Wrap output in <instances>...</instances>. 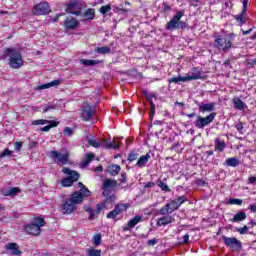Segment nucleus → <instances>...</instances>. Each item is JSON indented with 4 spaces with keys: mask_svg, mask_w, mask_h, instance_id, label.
Instances as JSON below:
<instances>
[{
    "mask_svg": "<svg viewBox=\"0 0 256 256\" xmlns=\"http://www.w3.org/2000/svg\"><path fill=\"white\" fill-rule=\"evenodd\" d=\"M162 7L164 12L171 11V6L167 2H163Z\"/></svg>",
    "mask_w": 256,
    "mask_h": 256,
    "instance_id": "nucleus-54",
    "label": "nucleus"
},
{
    "mask_svg": "<svg viewBox=\"0 0 256 256\" xmlns=\"http://www.w3.org/2000/svg\"><path fill=\"white\" fill-rule=\"evenodd\" d=\"M236 231L238 233H240V235H245V233H247V231H249V227H247V225H244L241 228H237Z\"/></svg>",
    "mask_w": 256,
    "mask_h": 256,
    "instance_id": "nucleus-46",
    "label": "nucleus"
},
{
    "mask_svg": "<svg viewBox=\"0 0 256 256\" xmlns=\"http://www.w3.org/2000/svg\"><path fill=\"white\" fill-rule=\"evenodd\" d=\"M248 3H249V0H243V2H242V11H243V13H247V5H248Z\"/></svg>",
    "mask_w": 256,
    "mask_h": 256,
    "instance_id": "nucleus-55",
    "label": "nucleus"
},
{
    "mask_svg": "<svg viewBox=\"0 0 256 256\" xmlns=\"http://www.w3.org/2000/svg\"><path fill=\"white\" fill-rule=\"evenodd\" d=\"M80 117L82 121H91L93 118V107L88 104L83 105Z\"/></svg>",
    "mask_w": 256,
    "mask_h": 256,
    "instance_id": "nucleus-19",
    "label": "nucleus"
},
{
    "mask_svg": "<svg viewBox=\"0 0 256 256\" xmlns=\"http://www.w3.org/2000/svg\"><path fill=\"white\" fill-rule=\"evenodd\" d=\"M33 15H48L51 13V8L49 7V3L41 2L38 5L34 6L32 10Z\"/></svg>",
    "mask_w": 256,
    "mask_h": 256,
    "instance_id": "nucleus-14",
    "label": "nucleus"
},
{
    "mask_svg": "<svg viewBox=\"0 0 256 256\" xmlns=\"http://www.w3.org/2000/svg\"><path fill=\"white\" fill-rule=\"evenodd\" d=\"M129 203H121V204H116L114 209L110 211L106 217L107 219H117L118 215H121L124 211H127L129 209Z\"/></svg>",
    "mask_w": 256,
    "mask_h": 256,
    "instance_id": "nucleus-11",
    "label": "nucleus"
},
{
    "mask_svg": "<svg viewBox=\"0 0 256 256\" xmlns=\"http://www.w3.org/2000/svg\"><path fill=\"white\" fill-rule=\"evenodd\" d=\"M229 205H243V200L242 199H239V198H231L229 199L228 201Z\"/></svg>",
    "mask_w": 256,
    "mask_h": 256,
    "instance_id": "nucleus-41",
    "label": "nucleus"
},
{
    "mask_svg": "<svg viewBox=\"0 0 256 256\" xmlns=\"http://www.w3.org/2000/svg\"><path fill=\"white\" fill-rule=\"evenodd\" d=\"M225 163L227 167H238L240 162L239 159H237V157H230L226 159Z\"/></svg>",
    "mask_w": 256,
    "mask_h": 256,
    "instance_id": "nucleus-35",
    "label": "nucleus"
},
{
    "mask_svg": "<svg viewBox=\"0 0 256 256\" xmlns=\"http://www.w3.org/2000/svg\"><path fill=\"white\" fill-rule=\"evenodd\" d=\"M149 159H151V154L146 153L145 155H142L138 158V161L136 162V167L139 169H143L144 167H147V163H149Z\"/></svg>",
    "mask_w": 256,
    "mask_h": 256,
    "instance_id": "nucleus-21",
    "label": "nucleus"
},
{
    "mask_svg": "<svg viewBox=\"0 0 256 256\" xmlns=\"http://www.w3.org/2000/svg\"><path fill=\"white\" fill-rule=\"evenodd\" d=\"M121 143H117L115 141L107 143V138H103L102 142H97V147H101L102 149H114V151H117L121 148Z\"/></svg>",
    "mask_w": 256,
    "mask_h": 256,
    "instance_id": "nucleus-17",
    "label": "nucleus"
},
{
    "mask_svg": "<svg viewBox=\"0 0 256 256\" xmlns=\"http://www.w3.org/2000/svg\"><path fill=\"white\" fill-rule=\"evenodd\" d=\"M189 199L187 196H179L176 199L170 200L169 203L160 208L156 214L157 215H171V213H175L178 209L183 205V203H187Z\"/></svg>",
    "mask_w": 256,
    "mask_h": 256,
    "instance_id": "nucleus-4",
    "label": "nucleus"
},
{
    "mask_svg": "<svg viewBox=\"0 0 256 256\" xmlns=\"http://www.w3.org/2000/svg\"><path fill=\"white\" fill-rule=\"evenodd\" d=\"M232 103L234 105V109H237L238 111H243V109H245V102L238 97L233 98Z\"/></svg>",
    "mask_w": 256,
    "mask_h": 256,
    "instance_id": "nucleus-31",
    "label": "nucleus"
},
{
    "mask_svg": "<svg viewBox=\"0 0 256 256\" xmlns=\"http://www.w3.org/2000/svg\"><path fill=\"white\" fill-rule=\"evenodd\" d=\"M88 255L89 256H97V250L89 249L88 250Z\"/></svg>",
    "mask_w": 256,
    "mask_h": 256,
    "instance_id": "nucleus-60",
    "label": "nucleus"
},
{
    "mask_svg": "<svg viewBox=\"0 0 256 256\" xmlns=\"http://www.w3.org/2000/svg\"><path fill=\"white\" fill-rule=\"evenodd\" d=\"M85 9V2H72L67 5L66 11L67 13H71L72 15H83L82 11Z\"/></svg>",
    "mask_w": 256,
    "mask_h": 256,
    "instance_id": "nucleus-13",
    "label": "nucleus"
},
{
    "mask_svg": "<svg viewBox=\"0 0 256 256\" xmlns=\"http://www.w3.org/2000/svg\"><path fill=\"white\" fill-rule=\"evenodd\" d=\"M151 187H155L154 182H148L144 185L145 189H151Z\"/></svg>",
    "mask_w": 256,
    "mask_h": 256,
    "instance_id": "nucleus-58",
    "label": "nucleus"
},
{
    "mask_svg": "<svg viewBox=\"0 0 256 256\" xmlns=\"http://www.w3.org/2000/svg\"><path fill=\"white\" fill-rule=\"evenodd\" d=\"M64 25L68 30L77 29V27H79V21L75 18H67Z\"/></svg>",
    "mask_w": 256,
    "mask_h": 256,
    "instance_id": "nucleus-26",
    "label": "nucleus"
},
{
    "mask_svg": "<svg viewBox=\"0 0 256 256\" xmlns=\"http://www.w3.org/2000/svg\"><path fill=\"white\" fill-rule=\"evenodd\" d=\"M199 76H178V77H172L168 79V83H175L179 85V82L182 81L185 83V81H193V79H197Z\"/></svg>",
    "mask_w": 256,
    "mask_h": 256,
    "instance_id": "nucleus-20",
    "label": "nucleus"
},
{
    "mask_svg": "<svg viewBox=\"0 0 256 256\" xmlns=\"http://www.w3.org/2000/svg\"><path fill=\"white\" fill-rule=\"evenodd\" d=\"M248 209L251 211V213H256V205L255 204H250Z\"/></svg>",
    "mask_w": 256,
    "mask_h": 256,
    "instance_id": "nucleus-59",
    "label": "nucleus"
},
{
    "mask_svg": "<svg viewBox=\"0 0 256 256\" xmlns=\"http://www.w3.org/2000/svg\"><path fill=\"white\" fill-rule=\"evenodd\" d=\"M55 105L53 104H49V105H44L43 106V113H47V111H51L53 109H55Z\"/></svg>",
    "mask_w": 256,
    "mask_h": 256,
    "instance_id": "nucleus-48",
    "label": "nucleus"
},
{
    "mask_svg": "<svg viewBox=\"0 0 256 256\" xmlns=\"http://www.w3.org/2000/svg\"><path fill=\"white\" fill-rule=\"evenodd\" d=\"M14 147L15 151H21V148L23 147V142H15Z\"/></svg>",
    "mask_w": 256,
    "mask_h": 256,
    "instance_id": "nucleus-53",
    "label": "nucleus"
},
{
    "mask_svg": "<svg viewBox=\"0 0 256 256\" xmlns=\"http://www.w3.org/2000/svg\"><path fill=\"white\" fill-rule=\"evenodd\" d=\"M97 53H100L101 55H106V53H111V48L108 46L97 48Z\"/></svg>",
    "mask_w": 256,
    "mask_h": 256,
    "instance_id": "nucleus-40",
    "label": "nucleus"
},
{
    "mask_svg": "<svg viewBox=\"0 0 256 256\" xmlns=\"http://www.w3.org/2000/svg\"><path fill=\"white\" fill-rule=\"evenodd\" d=\"M11 155H13V152L11 150H9V148L4 149L2 152H0V158H4V157H11Z\"/></svg>",
    "mask_w": 256,
    "mask_h": 256,
    "instance_id": "nucleus-43",
    "label": "nucleus"
},
{
    "mask_svg": "<svg viewBox=\"0 0 256 256\" xmlns=\"http://www.w3.org/2000/svg\"><path fill=\"white\" fill-rule=\"evenodd\" d=\"M50 158L58 165H67V163H69V153L67 152L61 153L53 150L50 152Z\"/></svg>",
    "mask_w": 256,
    "mask_h": 256,
    "instance_id": "nucleus-9",
    "label": "nucleus"
},
{
    "mask_svg": "<svg viewBox=\"0 0 256 256\" xmlns=\"http://www.w3.org/2000/svg\"><path fill=\"white\" fill-rule=\"evenodd\" d=\"M61 85V80H54L50 83H46V84H42L40 86L37 87V89L39 91H43V89H50V87H57Z\"/></svg>",
    "mask_w": 256,
    "mask_h": 256,
    "instance_id": "nucleus-30",
    "label": "nucleus"
},
{
    "mask_svg": "<svg viewBox=\"0 0 256 256\" xmlns=\"http://www.w3.org/2000/svg\"><path fill=\"white\" fill-rule=\"evenodd\" d=\"M235 127L238 132L243 133V129H244L243 122H238Z\"/></svg>",
    "mask_w": 256,
    "mask_h": 256,
    "instance_id": "nucleus-52",
    "label": "nucleus"
},
{
    "mask_svg": "<svg viewBox=\"0 0 256 256\" xmlns=\"http://www.w3.org/2000/svg\"><path fill=\"white\" fill-rule=\"evenodd\" d=\"M4 59H8V65L11 69H21L23 65V56L16 48H6L4 50Z\"/></svg>",
    "mask_w": 256,
    "mask_h": 256,
    "instance_id": "nucleus-3",
    "label": "nucleus"
},
{
    "mask_svg": "<svg viewBox=\"0 0 256 256\" xmlns=\"http://www.w3.org/2000/svg\"><path fill=\"white\" fill-rule=\"evenodd\" d=\"M185 15L183 10L178 11L170 21L167 22L165 29L166 31H178L179 21Z\"/></svg>",
    "mask_w": 256,
    "mask_h": 256,
    "instance_id": "nucleus-10",
    "label": "nucleus"
},
{
    "mask_svg": "<svg viewBox=\"0 0 256 256\" xmlns=\"http://www.w3.org/2000/svg\"><path fill=\"white\" fill-rule=\"evenodd\" d=\"M86 211L89 213V219H93V217H95V214L91 208H87Z\"/></svg>",
    "mask_w": 256,
    "mask_h": 256,
    "instance_id": "nucleus-57",
    "label": "nucleus"
},
{
    "mask_svg": "<svg viewBox=\"0 0 256 256\" xmlns=\"http://www.w3.org/2000/svg\"><path fill=\"white\" fill-rule=\"evenodd\" d=\"M1 193L4 197H15L17 194L21 193V190L19 187H12L9 190H2Z\"/></svg>",
    "mask_w": 256,
    "mask_h": 256,
    "instance_id": "nucleus-25",
    "label": "nucleus"
},
{
    "mask_svg": "<svg viewBox=\"0 0 256 256\" xmlns=\"http://www.w3.org/2000/svg\"><path fill=\"white\" fill-rule=\"evenodd\" d=\"M71 195L73 196V199H76V202L81 204L83 203V199H85V197H91V192L88 188H82L79 191H75Z\"/></svg>",
    "mask_w": 256,
    "mask_h": 256,
    "instance_id": "nucleus-15",
    "label": "nucleus"
},
{
    "mask_svg": "<svg viewBox=\"0 0 256 256\" xmlns=\"http://www.w3.org/2000/svg\"><path fill=\"white\" fill-rule=\"evenodd\" d=\"M183 243H184V244L189 243V234H185V235H184Z\"/></svg>",
    "mask_w": 256,
    "mask_h": 256,
    "instance_id": "nucleus-64",
    "label": "nucleus"
},
{
    "mask_svg": "<svg viewBox=\"0 0 256 256\" xmlns=\"http://www.w3.org/2000/svg\"><path fill=\"white\" fill-rule=\"evenodd\" d=\"M76 199L73 198L71 195L70 198L66 199L65 202L61 205V211L63 215H71L77 209V205H80L78 202L75 201Z\"/></svg>",
    "mask_w": 256,
    "mask_h": 256,
    "instance_id": "nucleus-8",
    "label": "nucleus"
},
{
    "mask_svg": "<svg viewBox=\"0 0 256 256\" xmlns=\"http://www.w3.org/2000/svg\"><path fill=\"white\" fill-rule=\"evenodd\" d=\"M120 171L121 166L117 164H112L107 167V172L109 173V175H112L113 177H115V175H119Z\"/></svg>",
    "mask_w": 256,
    "mask_h": 256,
    "instance_id": "nucleus-28",
    "label": "nucleus"
},
{
    "mask_svg": "<svg viewBox=\"0 0 256 256\" xmlns=\"http://www.w3.org/2000/svg\"><path fill=\"white\" fill-rule=\"evenodd\" d=\"M192 75H187V77H198V78H194L192 79V81H197V79H203V70L199 67H193L192 68Z\"/></svg>",
    "mask_w": 256,
    "mask_h": 256,
    "instance_id": "nucleus-32",
    "label": "nucleus"
},
{
    "mask_svg": "<svg viewBox=\"0 0 256 256\" xmlns=\"http://www.w3.org/2000/svg\"><path fill=\"white\" fill-rule=\"evenodd\" d=\"M53 127H59V121L50 120L47 126L40 128V131H43L44 133H48V131H51Z\"/></svg>",
    "mask_w": 256,
    "mask_h": 256,
    "instance_id": "nucleus-33",
    "label": "nucleus"
},
{
    "mask_svg": "<svg viewBox=\"0 0 256 256\" xmlns=\"http://www.w3.org/2000/svg\"><path fill=\"white\" fill-rule=\"evenodd\" d=\"M147 245L149 247H154V245H157V239L154 238V239L148 240Z\"/></svg>",
    "mask_w": 256,
    "mask_h": 256,
    "instance_id": "nucleus-56",
    "label": "nucleus"
},
{
    "mask_svg": "<svg viewBox=\"0 0 256 256\" xmlns=\"http://www.w3.org/2000/svg\"><path fill=\"white\" fill-rule=\"evenodd\" d=\"M255 182H256V177H255V176H250V177L248 178V183L253 184V183H255Z\"/></svg>",
    "mask_w": 256,
    "mask_h": 256,
    "instance_id": "nucleus-63",
    "label": "nucleus"
},
{
    "mask_svg": "<svg viewBox=\"0 0 256 256\" xmlns=\"http://www.w3.org/2000/svg\"><path fill=\"white\" fill-rule=\"evenodd\" d=\"M95 17V10L89 9L83 13L84 19H93Z\"/></svg>",
    "mask_w": 256,
    "mask_h": 256,
    "instance_id": "nucleus-39",
    "label": "nucleus"
},
{
    "mask_svg": "<svg viewBox=\"0 0 256 256\" xmlns=\"http://www.w3.org/2000/svg\"><path fill=\"white\" fill-rule=\"evenodd\" d=\"M62 173H64V175H68V177L61 180L62 187H72L75 182L79 181V172L75 170L64 167L62 169Z\"/></svg>",
    "mask_w": 256,
    "mask_h": 256,
    "instance_id": "nucleus-5",
    "label": "nucleus"
},
{
    "mask_svg": "<svg viewBox=\"0 0 256 256\" xmlns=\"http://www.w3.org/2000/svg\"><path fill=\"white\" fill-rule=\"evenodd\" d=\"M189 24L185 21L178 20V31L179 29H187Z\"/></svg>",
    "mask_w": 256,
    "mask_h": 256,
    "instance_id": "nucleus-45",
    "label": "nucleus"
},
{
    "mask_svg": "<svg viewBox=\"0 0 256 256\" xmlns=\"http://www.w3.org/2000/svg\"><path fill=\"white\" fill-rule=\"evenodd\" d=\"M256 65V58L254 60L246 59V67L251 68L255 67Z\"/></svg>",
    "mask_w": 256,
    "mask_h": 256,
    "instance_id": "nucleus-50",
    "label": "nucleus"
},
{
    "mask_svg": "<svg viewBox=\"0 0 256 256\" xmlns=\"http://www.w3.org/2000/svg\"><path fill=\"white\" fill-rule=\"evenodd\" d=\"M64 135H66V137H71V135H73V129H71L70 127H66L64 129Z\"/></svg>",
    "mask_w": 256,
    "mask_h": 256,
    "instance_id": "nucleus-51",
    "label": "nucleus"
},
{
    "mask_svg": "<svg viewBox=\"0 0 256 256\" xmlns=\"http://www.w3.org/2000/svg\"><path fill=\"white\" fill-rule=\"evenodd\" d=\"M214 145H215V151H219V153H223L225 151V147H227V144L225 143V141L219 138L215 139Z\"/></svg>",
    "mask_w": 256,
    "mask_h": 256,
    "instance_id": "nucleus-27",
    "label": "nucleus"
},
{
    "mask_svg": "<svg viewBox=\"0 0 256 256\" xmlns=\"http://www.w3.org/2000/svg\"><path fill=\"white\" fill-rule=\"evenodd\" d=\"M137 159H139V152H137V150H131L128 154L127 161L133 163V161H137Z\"/></svg>",
    "mask_w": 256,
    "mask_h": 256,
    "instance_id": "nucleus-36",
    "label": "nucleus"
},
{
    "mask_svg": "<svg viewBox=\"0 0 256 256\" xmlns=\"http://www.w3.org/2000/svg\"><path fill=\"white\" fill-rule=\"evenodd\" d=\"M144 95L150 104L149 119L151 123H153V117H155V103H153V99H155L156 96L154 93L147 92V90L144 91Z\"/></svg>",
    "mask_w": 256,
    "mask_h": 256,
    "instance_id": "nucleus-16",
    "label": "nucleus"
},
{
    "mask_svg": "<svg viewBox=\"0 0 256 256\" xmlns=\"http://www.w3.org/2000/svg\"><path fill=\"white\" fill-rule=\"evenodd\" d=\"M117 180H113L111 178H106L102 184V195L105 199L97 204V215L101 213V211H109L113 207L115 200L117 197L113 193L117 187Z\"/></svg>",
    "mask_w": 256,
    "mask_h": 256,
    "instance_id": "nucleus-1",
    "label": "nucleus"
},
{
    "mask_svg": "<svg viewBox=\"0 0 256 256\" xmlns=\"http://www.w3.org/2000/svg\"><path fill=\"white\" fill-rule=\"evenodd\" d=\"M222 240L228 249L239 251L243 247L241 241L235 237L222 236Z\"/></svg>",
    "mask_w": 256,
    "mask_h": 256,
    "instance_id": "nucleus-12",
    "label": "nucleus"
},
{
    "mask_svg": "<svg viewBox=\"0 0 256 256\" xmlns=\"http://www.w3.org/2000/svg\"><path fill=\"white\" fill-rule=\"evenodd\" d=\"M80 63L82 65H85L86 67H93V66L97 65V61L96 60L81 59Z\"/></svg>",
    "mask_w": 256,
    "mask_h": 256,
    "instance_id": "nucleus-38",
    "label": "nucleus"
},
{
    "mask_svg": "<svg viewBox=\"0 0 256 256\" xmlns=\"http://www.w3.org/2000/svg\"><path fill=\"white\" fill-rule=\"evenodd\" d=\"M88 143H89V145H92V147H97V140L89 139Z\"/></svg>",
    "mask_w": 256,
    "mask_h": 256,
    "instance_id": "nucleus-61",
    "label": "nucleus"
},
{
    "mask_svg": "<svg viewBox=\"0 0 256 256\" xmlns=\"http://www.w3.org/2000/svg\"><path fill=\"white\" fill-rule=\"evenodd\" d=\"M234 19L239 23L240 27H243V25L247 23V19H245V13H243V11L240 14L235 15Z\"/></svg>",
    "mask_w": 256,
    "mask_h": 256,
    "instance_id": "nucleus-34",
    "label": "nucleus"
},
{
    "mask_svg": "<svg viewBox=\"0 0 256 256\" xmlns=\"http://www.w3.org/2000/svg\"><path fill=\"white\" fill-rule=\"evenodd\" d=\"M49 121L51 120H45V119H40V120H34L32 121V125H47L49 124Z\"/></svg>",
    "mask_w": 256,
    "mask_h": 256,
    "instance_id": "nucleus-44",
    "label": "nucleus"
},
{
    "mask_svg": "<svg viewBox=\"0 0 256 256\" xmlns=\"http://www.w3.org/2000/svg\"><path fill=\"white\" fill-rule=\"evenodd\" d=\"M109 11H111V5H104V6H101L99 8V12L102 14V15H107V13H109Z\"/></svg>",
    "mask_w": 256,
    "mask_h": 256,
    "instance_id": "nucleus-42",
    "label": "nucleus"
},
{
    "mask_svg": "<svg viewBox=\"0 0 256 256\" xmlns=\"http://www.w3.org/2000/svg\"><path fill=\"white\" fill-rule=\"evenodd\" d=\"M163 217L158 218L156 225L157 227H165L167 225H171V223H175V217L171 214H164Z\"/></svg>",
    "mask_w": 256,
    "mask_h": 256,
    "instance_id": "nucleus-18",
    "label": "nucleus"
},
{
    "mask_svg": "<svg viewBox=\"0 0 256 256\" xmlns=\"http://www.w3.org/2000/svg\"><path fill=\"white\" fill-rule=\"evenodd\" d=\"M214 47H216V49L219 51H224V53H227V51L233 47V41L218 35L214 39Z\"/></svg>",
    "mask_w": 256,
    "mask_h": 256,
    "instance_id": "nucleus-7",
    "label": "nucleus"
},
{
    "mask_svg": "<svg viewBox=\"0 0 256 256\" xmlns=\"http://www.w3.org/2000/svg\"><path fill=\"white\" fill-rule=\"evenodd\" d=\"M181 144L179 142L175 143L172 147V149H175L177 153H181V150H177Z\"/></svg>",
    "mask_w": 256,
    "mask_h": 256,
    "instance_id": "nucleus-62",
    "label": "nucleus"
},
{
    "mask_svg": "<svg viewBox=\"0 0 256 256\" xmlns=\"http://www.w3.org/2000/svg\"><path fill=\"white\" fill-rule=\"evenodd\" d=\"M93 159H95V154L87 153L80 163V169H85V167H89V164L91 163V161H93Z\"/></svg>",
    "mask_w": 256,
    "mask_h": 256,
    "instance_id": "nucleus-24",
    "label": "nucleus"
},
{
    "mask_svg": "<svg viewBox=\"0 0 256 256\" xmlns=\"http://www.w3.org/2000/svg\"><path fill=\"white\" fill-rule=\"evenodd\" d=\"M119 181H120V185L127 183V173L125 172L121 173Z\"/></svg>",
    "mask_w": 256,
    "mask_h": 256,
    "instance_id": "nucleus-49",
    "label": "nucleus"
},
{
    "mask_svg": "<svg viewBox=\"0 0 256 256\" xmlns=\"http://www.w3.org/2000/svg\"><path fill=\"white\" fill-rule=\"evenodd\" d=\"M157 185L161 189V191H164L165 193H171V188H169L167 183L163 182V180L158 179Z\"/></svg>",
    "mask_w": 256,
    "mask_h": 256,
    "instance_id": "nucleus-37",
    "label": "nucleus"
},
{
    "mask_svg": "<svg viewBox=\"0 0 256 256\" xmlns=\"http://www.w3.org/2000/svg\"><path fill=\"white\" fill-rule=\"evenodd\" d=\"M41 227H45V219L35 218L34 221L25 226V231L28 235H40Z\"/></svg>",
    "mask_w": 256,
    "mask_h": 256,
    "instance_id": "nucleus-6",
    "label": "nucleus"
},
{
    "mask_svg": "<svg viewBox=\"0 0 256 256\" xmlns=\"http://www.w3.org/2000/svg\"><path fill=\"white\" fill-rule=\"evenodd\" d=\"M215 102H209V103H198V109L200 113H210L206 117H203L201 115H198L196 120L194 121V127L197 129H205V127H209L213 121H215V117H217V114L213 111H215Z\"/></svg>",
    "mask_w": 256,
    "mask_h": 256,
    "instance_id": "nucleus-2",
    "label": "nucleus"
},
{
    "mask_svg": "<svg viewBox=\"0 0 256 256\" xmlns=\"http://www.w3.org/2000/svg\"><path fill=\"white\" fill-rule=\"evenodd\" d=\"M195 183H196V185H197L198 187H206V185H209V183H207V181L202 180V179H197V180L195 181Z\"/></svg>",
    "mask_w": 256,
    "mask_h": 256,
    "instance_id": "nucleus-47",
    "label": "nucleus"
},
{
    "mask_svg": "<svg viewBox=\"0 0 256 256\" xmlns=\"http://www.w3.org/2000/svg\"><path fill=\"white\" fill-rule=\"evenodd\" d=\"M245 219H247V214L243 211H240V212L236 213L234 215V217L232 219H230V221L232 223H239L241 221H245Z\"/></svg>",
    "mask_w": 256,
    "mask_h": 256,
    "instance_id": "nucleus-29",
    "label": "nucleus"
},
{
    "mask_svg": "<svg viewBox=\"0 0 256 256\" xmlns=\"http://www.w3.org/2000/svg\"><path fill=\"white\" fill-rule=\"evenodd\" d=\"M6 249L7 251H10L11 255H21V250H19V244L14 243V242H10L6 245Z\"/></svg>",
    "mask_w": 256,
    "mask_h": 256,
    "instance_id": "nucleus-23",
    "label": "nucleus"
},
{
    "mask_svg": "<svg viewBox=\"0 0 256 256\" xmlns=\"http://www.w3.org/2000/svg\"><path fill=\"white\" fill-rule=\"evenodd\" d=\"M141 221H143V216L136 215L134 218L128 221V224L126 227L123 228V231H130V229H133V227H135V225H137L138 223H141Z\"/></svg>",
    "mask_w": 256,
    "mask_h": 256,
    "instance_id": "nucleus-22",
    "label": "nucleus"
}]
</instances>
